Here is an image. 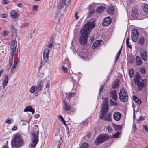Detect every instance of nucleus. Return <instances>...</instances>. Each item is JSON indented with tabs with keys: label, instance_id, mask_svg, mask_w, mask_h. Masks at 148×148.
I'll use <instances>...</instances> for the list:
<instances>
[{
	"label": "nucleus",
	"instance_id": "f257e3e1",
	"mask_svg": "<svg viewBox=\"0 0 148 148\" xmlns=\"http://www.w3.org/2000/svg\"><path fill=\"white\" fill-rule=\"evenodd\" d=\"M95 26V23L94 21L90 20L86 24L82 27L80 32L81 35L79 38V42L82 45H85L87 43L88 35L92 29Z\"/></svg>",
	"mask_w": 148,
	"mask_h": 148
},
{
	"label": "nucleus",
	"instance_id": "f03ea898",
	"mask_svg": "<svg viewBox=\"0 0 148 148\" xmlns=\"http://www.w3.org/2000/svg\"><path fill=\"white\" fill-rule=\"evenodd\" d=\"M39 134L38 126L35 125L33 127V131L31 132V138L32 143L30 144V147L34 148L38 141V135Z\"/></svg>",
	"mask_w": 148,
	"mask_h": 148
},
{
	"label": "nucleus",
	"instance_id": "7ed1b4c3",
	"mask_svg": "<svg viewBox=\"0 0 148 148\" xmlns=\"http://www.w3.org/2000/svg\"><path fill=\"white\" fill-rule=\"evenodd\" d=\"M24 143L23 140L20 134H15L11 141V145L14 148H18Z\"/></svg>",
	"mask_w": 148,
	"mask_h": 148
},
{
	"label": "nucleus",
	"instance_id": "20e7f679",
	"mask_svg": "<svg viewBox=\"0 0 148 148\" xmlns=\"http://www.w3.org/2000/svg\"><path fill=\"white\" fill-rule=\"evenodd\" d=\"M135 84L138 86V90H141L145 86L146 80L145 79H141L140 75L138 73L136 74L134 80Z\"/></svg>",
	"mask_w": 148,
	"mask_h": 148
},
{
	"label": "nucleus",
	"instance_id": "39448f33",
	"mask_svg": "<svg viewBox=\"0 0 148 148\" xmlns=\"http://www.w3.org/2000/svg\"><path fill=\"white\" fill-rule=\"evenodd\" d=\"M12 35L11 49L12 50V52H14V51L18 50L17 48V42L16 40L17 35L16 30L14 28H12Z\"/></svg>",
	"mask_w": 148,
	"mask_h": 148
},
{
	"label": "nucleus",
	"instance_id": "423d86ee",
	"mask_svg": "<svg viewBox=\"0 0 148 148\" xmlns=\"http://www.w3.org/2000/svg\"><path fill=\"white\" fill-rule=\"evenodd\" d=\"M108 99L107 98H105L103 101V103L102 105V111L100 116V118L101 119L103 118L104 116L108 111Z\"/></svg>",
	"mask_w": 148,
	"mask_h": 148
},
{
	"label": "nucleus",
	"instance_id": "0eeeda50",
	"mask_svg": "<svg viewBox=\"0 0 148 148\" xmlns=\"http://www.w3.org/2000/svg\"><path fill=\"white\" fill-rule=\"evenodd\" d=\"M128 95L127 90L124 88L121 89L119 93V98L123 102H127L128 100Z\"/></svg>",
	"mask_w": 148,
	"mask_h": 148
},
{
	"label": "nucleus",
	"instance_id": "6e6552de",
	"mask_svg": "<svg viewBox=\"0 0 148 148\" xmlns=\"http://www.w3.org/2000/svg\"><path fill=\"white\" fill-rule=\"evenodd\" d=\"M109 137L108 136L105 134H100L97 138L95 141V144L97 145L101 143L108 139Z\"/></svg>",
	"mask_w": 148,
	"mask_h": 148
},
{
	"label": "nucleus",
	"instance_id": "1a4fd4ad",
	"mask_svg": "<svg viewBox=\"0 0 148 148\" xmlns=\"http://www.w3.org/2000/svg\"><path fill=\"white\" fill-rule=\"evenodd\" d=\"M139 36V33L136 29H133L131 32V39L134 42H136Z\"/></svg>",
	"mask_w": 148,
	"mask_h": 148
},
{
	"label": "nucleus",
	"instance_id": "9d476101",
	"mask_svg": "<svg viewBox=\"0 0 148 148\" xmlns=\"http://www.w3.org/2000/svg\"><path fill=\"white\" fill-rule=\"evenodd\" d=\"M71 2V0H60V4L58 6V9H60L64 8V5L68 6Z\"/></svg>",
	"mask_w": 148,
	"mask_h": 148
},
{
	"label": "nucleus",
	"instance_id": "9b49d317",
	"mask_svg": "<svg viewBox=\"0 0 148 148\" xmlns=\"http://www.w3.org/2000/svg\"><path fill=\"white\" fill-rule=\"evenodd\" d=\"M18 51V50H16V51H14V52H12V50L11 49V56L10 57L9 60V64L7 66L6 69L7 70L9 69L11 67V66L12 64L13 58L14 55H15Z\"/></svg>",
	"mask_w": 148,
	"mask_h": 148
},
{
	"label": "nucleus",
	"instance_id": "f8f14e48",
	"mask_svg": "<svg viewBox=\"0 0 148 148\" xmlns=\"http://www.w3.org/2000/svg\"><path fill=\"white\" fill-rule=\"evenodd\" d=\"M147 41L146 38L145 39L143 36H141L140 37L138 40L137 43L138 45H140L142 46L144 44L146 45L147 44Z\"/></svg>",
	"mask_w": 148,
	"mask_h": 148
},
{
	"label": "nucleus",
	"instance_id": "ddd939ff",
	"mask_svg": "<svg viewBox=\"0 0 148 148\" xmlns=\"http://www.w3.org/2000/svg\"><path fill=\"white\" fill-rule=\"evenodd\" d=\"M49 50L48 49H45L43 52V58L45 62H47L49 60Z\"/></svg>",
	"mask_w": 148,
	"mask_h": 148
},
{
	"label": "nucleus",
	"instance_id": "4468645a",
	"mask_svg": "<svg viewBox=\"0 0 148 148\" xmlns=\"http://www.w3.org/2000/svg\"><path fill=\"white\" fill-rule=\"evenodd\" d=\"M10 14L12 18L15 21L19 16V13L16 12L15 10H12Z\"/></svg>",
	"mask_w": 148,
	"mask_h": 148
},
{
	"label": "nucleus",
	"instance_id": "2eb2a0df",
	"mask_svg": "<svg viewBox=\"0 0 148 148\" xmlns=\"http://www.w3.org/2000/svg\"><path fill=\"white\" fill-rule=\"evenodd\" d=\"M8 80V75L7 74L5 75L2 82L3 87V88H4L7 85Z\"/></svg>",
	"mask_w": 148,
	"mask_h": 148
},
{
	"label": "nucleus",
	"instance_id": "dca6fc26",
	"mask_svg": "<svg viewBox=\"0 0 148 148\" xmlns=\"http://www.w3.org/2000/svg\"><path fill=\"white\" fill-rule=\"evenodd\" d=\"M112 22V19L109 17H106L104 20L103 24L105 26H108Z\"/></svg>",
	"mask_w": 148,
	"mask_h": 148
},
{
	"label": "nucleus",
	"instance_id": "f3484780",
	"mask_svg": "<svg viewBox=\"0 0 148 148\" xmlns=\"http://www.w3.org/2000/svg\"><path fill=\"white\" fill-rule=\"evenodd\" d=\"M121 116V114L118 112H115L113 115L114 119L116 121H118L120 119Z\"/></svg>",
	"mask_w": 148,
	"mask_h": 148
},
{
	"label": "nucleus",
	"instance_id": "a211bd4d",
	"mask_svg": "<svg viewBox=\"0 0 148 148\" xmlns=\"http://www.w3.org/2000/svg\"><path fill=\"white\" fill-rule=\"evenodd\" d=\"M64 105L63 106V109L64 111H69L71 108V106L69 104L66 103L65 101H64Z\"/></svg>",
	"mask_w": 148,
	"mask_h": 148
},
{
	"label": "nucleus",
	"instance_id": "6ab92c4d",
	"mask_svg": "<svg viewBox=\"0 0 148 148\" xmlns=\"http://www.w3.org/2000/svg\"><path fill=\"white\" fill-rule=\"evenodd\" d=\"M138 14L137 9L136 8H134L131 14L132 16L134 18H136L138 16Z\"/></svg>",
	"mask_w": 148,
	"mask_h": 148
},
{
	"label": "nucleus",
	"instance_id": "aec40b11",
	"mask_svg": "<svg viewBox=\"0 0 148 148\" xmlns=\"http://www.w3.org/2000/svg\"><path fill=\"white\" fill-rule=\"evenodd\" d=\"M116 93V91L115 90H113L111 92V97L114 101H116L117 98Z\"/></svg>",
	"mask_w": 148,
	"mask_h": 148
},
{
	"label": "nucleus",
	"instance_id": "412c9836",
	"mask_svg": "<svg viewBox=\"0 0 148 148\" xmlns=\"http://www.w3.org/2000/svg\"><path fill=\"white\" fill-rule=\"evenodd\" d=\"M101 41V42H103V41L101 40H100V41H99L98 40L96 41L93 44L92 47V49H93L96 47H99L101 44V43L100 42Z\"/></svg>",
	"mask_w": 148,
	"mask_h": 148
},
{
	"label": "nucleus",
	"instance_id": "4be33fe9",
	"mask_svg": "<svg viewBox=\"0 0 148 148\" xmlns=\"http://www.w3.org/2000/svg\"><path fill=\"white\" fill-rule=\"evenodd\" d=\"M147 52L146 51H143L141 53V58L144 60H147Z\"/></svg>",
	"mask_w": 148,
	"mask_h": 148
},
{
	"label": "nucleus",
	"instance_id": "5701e85b",
	"mask_svg": "<svg viewBox=\"0 0 148 148\" xmlns=\"http://www.w3.org/2000/svg\"><path fill=\"white\" fill-rule=\"evenodd\" d=\"M24 112L29 111L31 112L33 114L34 112V110L32 108L31 106H29L25 108L24 110Z\"/></svg>",
	"mask_w": 148,
	"mask_h": 148
},
{
	"label": "nucleus",
	"instance_id": "b1692460",
	"mask_svg": "<svg viewBox=\"0 0 148 148\" xmlns=\"http://www.w3.org/2000/svg\"><path fill=\"white\" fill-rule=\"evenodd\" d=\"M43 82L44 81L43 80L40 81V83L38 85L37 87L36 88V90H40L42 89Z\"/></svg>",
	"mask_w": 148,
	"mask_h": 148
},
{
	"label": "nucleus",
	"instance_id": "393cba45",
	"mask_svg": "<svg viewBox=\"0 0 148 148\" xmlns=\"http://www.w3.org/2000/svg\"><path fill=\"white\" fill-rule=\"evenodd\" d=\"M136 63L137 65L139 66L142 64L141 60L140 57L137 56L136 57Z\"/></svg>",
	"mask_w": 148,
	"mask_h": 148
},
{
	"label": "nucleus",
	"instance_id": "a878e982",
	"mask_svg": "<svg viewBox=\"0 0 148 148\" xmlns=\"http://www.w3.org/2000/svg\"><path fill=\"white\" fill-rule=\"evenodd\" d=\"M133 100L134 101L138 104H140L141 103V101L138 97H137L135 96H133Z\"/></svg>",
	"mask_w": 148,
	"mask_h": 148
},
{
	"label": "nucleus",
	"instance_id": "bb28decb",
	"mask_svg": "<svg viewBox=\"0 0 148 148\" xmlns=\"http://www.w3.org/2000/svg\"><path fill=\"white\" fill-rule=\"evenodd\" d=\"M61 14L60 11H58L56 12L55 15V19L57 21H59L61 17Z\"/></svg>",
	"mask_w": 148,
	"mask_h": 148
},
{
	"label": "nucleus",
	"instance_id": "cd10ccee",
	"mask_svg": "<svg viewBox=\"0 0 148 148\" xmlns=\"http://www.w3.org/2000/svg\"><path fill=\"white\" fill-rule=\"evenodd\" d=\"M108 12L112 14H113L114 12V8L113 7H110L107 10Z\"/></svg>",
	"mask_w": 148,
	"mask_h": 148
},
{
	"label": "nucleus",
	"instance_id": "c85d7f7f",
	"mask_svg": "<svg viewBox=\"0 0 148 148\" xmlns=\"http://www.w3.org/2000/svg\"><path fill=\"white\" fill-rule=\"evenodd\" d=\"M75 94V93L73 92H69L66 94V97L68 99H69L73 97Z\"/></svg>",
	"mask_w": 148,
	"mask_h": 148
},
{
	"label": "nucleus",
	"instance_id": "c756f323",
	"mask_svg": "<svg viewBox=\"0 0 148 148\" xmlns=\"http://www.w3.org/2000/svg\"><path fill=\"white\" fill-rule=\"evenodd\" d=\"M105 8L102 6H101L99 7H98L97 8L96 10L97 12L98 13H100L101 12H103L104 9H105Z\"/></svg>",
	"mask_w": 148,
	"mask_h": 148
},
{
	"label": "nucleus",
	"instance_id": "7c9ffc66",
	"mask_svg": "<svg viewBox=\"0 0 148 148\" xmlns=\"http://www.w3.org/2000/svg\"><path fill=\"white\" fill-rule=\"evenodd\" d=\"M113 127L116 130L120 131L122 129V127L121 125H117L115 124H113Z\"/></svg>",
	"mask_w": 148,
	"mask_h": 148
},
{
	"label": "nucleus",
	"instance_id": "2f4dec72",
	"mask_svg": "<svg viewBox=\"0 0 148 148\" xmlns=\"http://www.w3.org/2000/svg\"><path fill=\"white\" fill-rule=\"evenodd\" d=\"M18 61H17V62H16L14 61V64H13V65L11 69V71H14V69L16 68V67L17 66V63L18 62Z\"/></svg>",
	"mask_w": 148,
	"mask_h": 148
},
{
	"label": "nucleus",
	"instance_id": "473e14b6",
	"mask_svg": "<svg viewBox=\"0 0 148 148\" xmlns=\"http://www.w3.org/2000/svg\"><path fill=\"white\" fill-rule=\"evenodd\" d=\"M143 9L145 12L148 14V4H145L143 7Z\"/></svg>",
	"mask_w": 148,
	"mask_h": 148
},
{
	"label": "nucleus",
	"instance_id": "72a5a7b5",
	"mask_svg": "<svg viewBox=\"0 0 148 148\" xmlns=\"http://www.w3.org/2000/svg\"><path fill=\"white\" fill-rule=\"evenodd\" d=\"M14 87V84L10 85L9 86V90H8V93L10 94H11L12 93V90Z\"/></svg>",
	"mask_w": 148,
	"mask_h": 148
},
{
	"label": "nucleus",
	"instance_id": "f704fd0d",
	"mask_svg": "<svg viewBox=\"0 0 148 148\" xmlns=\"http://www.w3.org/2000/svg\"><path fill=\"white\" fill-rule=\"evenodd\" d=\"M105 120L107 121H110L111 120V114L109 113L105 118Z\"/></svg>",
	"mask_w": 148,
	"mask_h": 148
},
{
	"label": "nucleus",
	"instance_id": "c9c22d12",
	"mask_svg": "<svg viewBox=\"0 0 148 148\" xmlns=\"http://www.w3.org/2000/svg\"><path fill=\"white\" fill-rule=\"evenodd\" d=\"M134 73V70L133 68H131L129 71V75L131 78L133 77Z\"/></svg>",
	"mask_w": 148,
	"mask_h": 148
},
{
	"label": "nucleus",
	"instance_id": "e433bc0d",
	"mask_svg": "<svg viewBox=\"0 0 148 148\" xmlns=\"http://www.w3.org/2000/svg\"><path fill=\"white\" fill-rule=\"evenodd\" d=\"M91 5H90L89 8V15L93 14L94 12V9L91 7Z\"/></svg>",
	"mask_w": 148,
	"mask_h": 148
},
{
	"label": "nucleus",
	"instance_id": "4c0bfd02",
	"mask_svg": "<svg viewBox=\"0 0 148 148\" xmlns=\"http://www.w3.org/2000/svg\"><path fill=\"white\" fill-rule=\"evenodd\" d=\"M88 144L86 143H84L80 146V148H88Z\"/></svg>",
	"mask_w": 148,
	"mask_h": 148
},
{
	"label": "nucleus",
	"instance_id": "58836bf2",
	"mask_svg": "<svg viewBox=\"0 0 148 148\" xmlns=\"http://www.w3.org/2000/svg\"><path fill=\"white\" fill-rule=\"evenodd\" d=\"M121 133L120 132H117L114 134L112 135V136L114 138H118L120 136Z\"/></svg>",
	"mask_w": 148,
	"mask_h": 148
},
{
	"label": "nucleus",
	"instance_id": "ea45409f",
	"mask_svg": "<svg viewBox=\"0 0 148 148\" xmlns=\"http://www.w3.org/2000/svg\"><path fill=\"white\" fill-rule=\"evenodd\" d=\"M38 6L34 5L32 6V10L36 12L38 10Z\"/></svg>",
	"mask_w": 148,
	"mask_h": 148
},
{
	"label": "nucleus",
	"instance_id": "a19ab883",
	"mask_svg": "<svg viewBox=\"0 0 148 148\" xmlns=\"http://www.w3.org/2000/svg\"><path fill=\"white\" fill-rule=\"evenodd\" d=\"M36 87V86H35L32 87L30 89V92L32 93H34L35 91V89Z\"/></svg>",
	"mask_w": 148,
	"mask_h": 148
},
{
	"label": "nucleus",
	"instance_id": "79ce46f5",
	"mask_svg": "<svg viewBox=\"0 0 148 148\" xmlns=\"http://www.w3.org/2000/svg\"><path fill=\"white\" fill-rule=\"evenodd\" d=\"M63 71L65 73H67L68 72V69L67 68L65 67L64 66H62V67Z\"/></svg>",
	"mask_w": 148,
	"mask_h": 148
},
{
	"label": "nucleus",
	"instance_id": "37998d69",
	"mask_svg": "<svg viewBox=\"0 0 148 148\" xmlns=\"http://www.w3.org/2000/svg\"><path fill=\"white\" fill-rule=\"evenodd\" d=\"M53 44L51 42L48 44L47 45V47L49 48H51L53 47Z\"/></svg>",
	"mask_w": 148,
	"mask_h": 148
},
{
	"label": "nucleus",
	"instance_id": "c03bdc74",
	"mask_svg": "<svg viewBox=\"0 0 148 148\" xmlns=\"http://www.w3.org/2000/svg\"><path fill=\"white\" fill-rule=\"evenodd\" d=\"M145 116H140L139 118L138 119V121H142L145 119Z\"/></svg>",
	"mask_w": 148,
	"mask_h": 148
},
{
	"label": "nucleus",
	"instance_id": "a18cd8bd",
	"mask_svg": "<svg viewBox=\"0 0 148 148\" xmlns=\"http://www.w3.org/2000/svg\"><path fill=\"white\" fill-rule=\"evenodd\" d=\"M110 105L113 106L115 105L116 104V103L114 102V101H112L111 100H110Z\"/></svg>",
	"mask_w": 148,
	"mask_h": 148
},
{
	"label": "nucleus",
	"instance_id": "49530a36",
	"mask_svg": "<svg viewBox=\"0 0 148 148\" xmlns=\"http://www.w3.org/2000/svg\"><path fill=\"white\" fill-rule=\"evenodd\" d=\"M5 122L8 124L11 123V119L10 118H7L5 120Z\"/></svg>",
	"mask_w": 148,
	"mask_h": 148
},
{
	"label": "nucleus",
	"instance_id": "de8ad7c7",
	"mask_svg": "<svg viewBox=\"0 0 148 148\" xmlns=\"http://www.w3.org/2000/svg\"><path fill=\"white\" fill-rule=\"evenodd\" d=\"M119 86V84L118 83H115L113 86V88H117Z\"/></svg>",
	"mask_w": 148,
	"mask_h": 148
},
{
	"label": "nucleus",
	"instance_id": "09e8293b",
	"mask_svg": "<svg viewBox=\"0 0 148 148\" xmlns=\"http://www.w3.org/2000/svg\"><path fill=\"white\" fill-rule=\"evenodd\" d=\"M50 87V82L49 81H47V83L46 84V88H49Z\"/></svg>",
	"mask_w": 148,
	"mask_h": 148
},
{
	"label": "nucleus",
	"instance_id": "8fccbe9b",
	"mask_svg": "<svg viewBox=\"0 0 148 148\" xmlns=\"http://www.w3.org/2000/svg\"><path fill=\"white\" fill-rule=\"evenodd\" d=\"M58 118L60 119H61V121H64V118H63L62 116L61 115H60L58 116Z\"/></svg>",
	"mask_w": 148,
	"mask_h": 148
},
{
	"label": "nucleus",
	"instance_id": "3c124183",
	"mask_svg": "<svg viewBox=\"0 0 148 148\" xmlns=\"http://www.w3.org/2000/svg\"><path fill=\"white\" fill-rule=\"evenodd\" d=\"M1 2L3 4H6L9 2L7 0H3Z\"/></svg>",
	"mask_w": 148,
	"mask_h": 148
},
{
	"label": "nucleus",
	"instance_id": "603ef678",
	"mask_svg": "<svg viewBox=\"0 0 148 148\" xmlns=\"http://www.w3.org/2000/svg\"><path fill=\"white\" fill-rule=\"evenodd\" d=\"M78 13L77 12H76L75 15V19L76 20H77L79 18V16L78 15Z\"/></svg>",
	"mask_w": 148,
	"mask_h": 148
},
{
	"label": "nucleus",
	"instance_id": "864d4df0",
	"mask_svg": "<svg viewBox=\"0 0 148 148\" xmlns=\"http://www.w3.org/2000/svg\"><path fill=\"white\" fill-rule=\"evenodd\" d=\"M143 126L144 127V129H145V131L146 132H148V128L146 126L144 125H143Z\"/></svg>",
	"mask_w": 148,
	"mask_h": 148
},
{
	"label": "nucleus",
	"instance_id": "5fc2aeb1",
	"mask_svg": "<svg viewBox=\"0 0 148 148\" xmlns=\"http://www.w3.org/2000/svg\"><path fill=\"white\" fill-rule=\"evenodd\" d=\"M80 57L83 59L84 60H86L87 59V57H86L84 56H80Z\"/></svg>",
	"mask_w": 148,
	"mask_h": 148
},
{
	"label": "nucleus",
	"instance_id": "6e6d98bb",
	"mask_svg": "<svg viewBox=\"0 0 148 148\" xmlns=\"http://www.w3.org/2000/svg\"><path fill=\"white\" fill-rule=\"evenodd\" d=\"M140 72L141 73H144L145 72V70L144 68H141L140 69Z\"/></svg>",
	"mask_w": 148,
	"mask_h": 148
},
{
	"label": "nucleus",
	"instance_id": "4d7b16f0",
	"mask_svg": "<svg viewBox=\"0 0 148 148\" xmlns=\"http://www.w3.org/2000/svg\"><path fill=\"white\" fill-rule=\"evenodd\" d=\"M8 34V32L7 31H4L3 32V34L4 35H7Z\"/></svg>",
	"mask_w": 148,
	"mask_h": 148
},
{
	"label": "nucleus",
	"instance_id": "13d9d810",
	"mask_svg": "<svg viewBox=\"0 0 148 148\" xmlns=\"http://www.w3.org/2000/svg\"><path fill=\"white\" fill-rule=\"evenodd\" d=\"M7 16V15L6 14H3L1 16L2 18H5Z\"/></svg>",
	"mask_w": 148,
	"mask_h": 148
},
{
	"label": "nucleus",
	"instance_id": "bf43d9fd",
	"mask_svg": "<svg viewBox=\"0 0 148 148\" xmlns=\"http://www.w3.org/2000/svg\"><path fill=\"white\" fill-rule=\"evenodd\" d=\"M122 46H123L122 45H121V48L119 50L118 52V53H117V54H118V55H120V54L121 53V49H122Z\"/></svg>",
	"mask_w": 148,
	"mask_h": 148
},
{
	"label": "nucleus",
	"instance_id": "052dcab7",
	"mask_svg": "<svg viewBox=\"0 0 148 148\" xmlns=\"http://www.w3.org/2000/svg\"><path fill=\"white\" fill-rule=\"evenodd\" d=\"M108 131L109 132H112V129L110 127H109L108 126Z\"/></svg>",
	"mask_w": 148,
	"mask_h": 148
},
{
	"label": "nucleus",
	"instance_id": "680f3d73",
	"mask_svg": "<svg viewBox=\"0 0 148 148\" xmlns=\"http://www.w3.org/2000/svg\"><path fill=\"white\" fill-rule=\"evenodd\" d=\"M23 26H24V27H26L28 26L29 25V23H23Z\"/></svg>",
	"mask_w": 148,
	"mask_h": 148
},
{
	"label": "nucleus",
	"instance_id": "e2e57ef3",
	"mask_svg": "<svg viewBox=\"0 0 148 148\" xmlns=\"http://www.w3.org/2000/svg\"><path fill=\"white\" fill-rule=\"evenodd\" d=\"M82 124H83V125H84L86 126V124L87 125V122L86 121H84L82 123Z\"/></svg>",
	"mask_w": 148,
	"mask_h": 148
},
{
	"label": "nucleus",
	"instance_id": "0e129e2a",
	"mask_svg": "<svg viewBox=\"0 0 148 148\" xmlns=\"http://www.w3.org/2000/svg\"><path fill=\"white\" fill-rule=\"evenodd\" d=\"M40 116V115L38 114H36L34 115V117L36 118H38Z\"/></svg>",
	"mask_w": 148,
	"mask_h": 148
},
{
	"label": "nucleus",
	"instance_id": "69168bd1",
	"mask_svg": "<svg viewBox=\"0 0 148 148\" xmlns=\"http://www.w3.org/2000/svg\"><path fill=\"white\" fill-rule=\"evenodd\" d=\"M133 129L134 130H136L137 129L136 126L135 125H134L133 126Z\"/></svg>",
	"mask_w": 148,
	"mask_h": 148
},
{
	"label": "nucleus",
	"instance_id": "338daca9",
	"mask_svg": "<svg viewBox=\"0 0 148 148\" xmlns=\"http://www.w3.org/2000/svg\"><path fill=\"white\" fill-rule=\"evenodd\" d=\"M17 126L16 125L14 126V127L12 128V130H15L16 129Z\"/></svg>",
	"mask_w": 148,
	"mask_h": 148
},
{
	"label": "nucleus",
	"instance_id": "774afa93",
	"mask_svg": "<svg viewBox=\"0 0 148 148\" xmlns=\"http://www.w3.org/2000/svg\"><path fill=\"white\" fill-rule=\"evenodd\" d=\"M146 36V39L148 37V33H147L146 32H145L144 34Z\"/></svg>",
	"mask_w": 148,
	"mask_h": 148
}]
</instances>
